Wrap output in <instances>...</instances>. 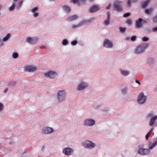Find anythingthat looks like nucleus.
<instances>
[{
  "label": "nucleus",
  "instance_id": "6",
  "mask_svg": "<svg viewBox=\"0 0 157 157\" xmlns=\"http://www.w3.org/2000/svg\"><path fill=\"white\" fill-rule=\"evenodd\" d=\"M122 2L119 1H115L113 4V7L114 8L115 10L118 11H120L122 10V8L121 6V5Z\"/></svg>",
  "mask_w": 157,
  "mask_h": 157
},
{
  "label": "nucleus",
  "instance_id": "21",
  "mask_svg": "<svg viewBox=\"0 0 157 157\" xmlns=\"http://www.w3.org/2000/svg\"><path fill=\"white\" fill-rule=\"evenodd\" d=\"M150 0H147L145 2H143L142 4V7L143 8H145L147 6Z\"/></svg>",
  "mask_w": 157,
  "mask_h": 157
},
{
  "label": "nucleus",
  "instance_id": "38",
  "mask_svg": "<svg viewBox=\"0 0 157 157\" xmlns=\"http://www.w3.org/2000/svg\"><path fill=\"white\" fill-rule=\"evenodd\" d=\"M131 15V13H124V15L123 16L124 17H127L128 16H129Z\"/></svg>",
  "mask_w": 157,
  "mask_h": 157
},
{
  "label": "nucleus",
  "instance_id": "43",
  "mask_svg": "<svg viewBox=\"0 0 157 157\" xmlns=\"http://www.w3.org/2000/svg\"><path fill=\"white\" fill-rule=\"evenodd\" d=\"M23 3V1H20L18 3V8H20V7L21 6L22 4Z\"/></svg>",
  "mask_w": 157,
  "mask_h": 157
},
{
  "label": "nucleus",
  "instance_id": "56",
  "mask_svg": "<svg viewBox=\"0 0 157 157\" xmlns=\"http://www.w3.org/2000/svg\"><path fill=\"white\" fill-rule=\"evenodd\" d=\"M17 0H14V1L16 2Z\"/></svg>",
  "mask_w": 157,
  "mask_h": 157
},
{
  "label": "nucleus",
  "instance_id": "23",
  "mask_svg": "<svg viewBox=\"0 0 157 157\" xmlns=\"http://www.w3.org/2000/svg\"><path fill=\"white\" fill-rule=\"evenodd\" d=\"M153 130V128H151L150 131L147 133L145 136V138L147 140L151 134L152 131Z\"/></svg>",
  "mask_w": 157,
  "mask_h": 157
},
{
  "label": "nucleus",
  "instance_id": "7",
  "mask_svg": "<svg viewBox=\"0 0 157 157\" xmlns=\"http://www.w3.org/2000/svg\"><path fill=\"white\" fill-rule=\"evenodd\" d=\"M73 149L71 147H67L64 148L62 151L63 153L67 155H71L73 152Z\"/></svg>",
  "mask_w": 157,
  "mask_h": 157
},
{
  "label": "nucleus",
  "instance_id": "48",
  "mask_svg": "<svg viewBox=\"0 0 157 157\" xmlns=\"http://www.w3.org/2000/svg\"><path fill=\"white\" fill-rule=\"evenodd\" d=\"M4 44L2 41L0 39V47L2 46Z\"/></svg>",
  "mask_w": 157,
  "mask_h": 157
},
{
  "label": "nucleus",
  "instance_id": "3",
  "mask_svg": "<svg viewBox=\"0 0 157 157\" xmlns=\"http://www.w3.org/2000/svg\"><path fill=\"white\" fill-rule=\"evenodd\" d=\"M96 123L95 121L92 118H88L85 119L83 122V125L86 127H92Z\"/></svg>",
  "mask_w": 157,
  "mask_h": 157
},
{
  "label": "nucleus",
  "instance_id": "40",
  "mask_svg": "<svg viewBox=\"0 0 157 157\" xmlns=\"http://www.w3.org/2000/svg\"><path fill=\"white\" fill-rule=\"evenodd\" d=\"M4 108V105L3 104L0 102V111H2Z\"/></svg>",
  "mask_w": 157,
  "mask_h": 157
},
{
  "label": "nucleus",
  "instance_id": "14",
  "mask_svg": "<svg viewBox=\"0 0 157 157\" xmlns=\"http://www.w3.org/2000/svg\"><path fill=\"white\" fill-rule=\"evenodd\" d=\"M87 86L88 85L87 84L85 83L82 82L78 85L77 89L78 90H82Z\"/></svg>",
  "mask_w": 157,
  "mask_h": 157
},
{
  "label": "nucleus",
  "instance_id": "35",
  "mask_svg": "<svg viewBox=\"0 0 157 157\" xmlns=\"http://www.w3.org/2000/svg\"><path fill=\"white\" fill-rule=\"evenodd\" d=\"M126 22L127 24L130 25L132 24V21L130 19H128L126 21Z\"/></svg>",
  "mask_w": 157,
  "mask_h": 157
},
{
  "label": "nucleus",
  "instance_id": "46",
  "mask_svg": "<svg viewBox=\"0 0 157 157\" xmlns=\"http://www.w3.org/2000/svg\"><path fill=\"white\" fill-rule=\"evenodd\" d=\"M153 20L154 22H157V15L153 18Z\"/></svg>",
  "mask_w": 157,
  "mask_h": 157
},
{
  "label": "nucleus",
  "instance_id": "32",
  "mask_svg": "<svg viewBox=\"0 0 157 157\" xmlns=\"http://www.w3.org/2000/svg\"><path fill=\"white\" fill-rule=\"evenodd\" d=\"M10 34L9 33H8L5 37H4L3 38V41H6L7 40H8V39L10 38Z\"/></svg>",
  "mask_w": 157,
  "mask_h": 157
},
{
  "label": "nucleus",
  "instance_id": "29",
  "mask_svg": "<svg viewBox=\"0 0 157 157\" xmlns=\"http://www.w3.org/2000/svg\"><path fill=\"white\" fill-rule=\"evenodd\" d=\"M83 23V22L82 21L79 23L78 25H74L72 26V28H74L75 29H76V27H78L81 25H82Z\"/></svg>",
  "mask_w": 157,
  "mask_h": 157
},
{
  "label": "nucleus",
  "instance_id": "33",
  "mask_svg": "<svg viewBox=\"0 0 157 157\" xmlns=\"http://www.w3.org/2000/svg\"><path fill=\"white\" fill-rule=\"evenodd\" d=\"M18 55L17 53L13 52L12 54V56L13 58L15 59L18 57Z\"/></svg>",
  "mask_w": 157,
  "mask_h": 157
},
{
  "label": "nucleus",
  "instance_id": "49",
  "mask_svg": "<svg viewBox=\"0 0 157 157\" xmlns=\"http://www.w3.org/2000/svg\"><path fill=\"white\" fill-rule=\"evenodd\" d=\"M33 16L35 17H37L38 16V13L37 12H35L34 13Z\"/></svg>",
  "mask_w": 157,
  "mask_h": 157
},
{
  "label": "nucleus",
  "instance_id": "30",
  "mask_svg": "<svg viewBox=\"0 0 157 157\" xmlns=\"http://www.w3.org/2000/svg\"><path fill=\"white\" fill-rule=\"evenodd\" d=\"M153 9L150 8L148 9H146L145 10V12L146 13L149 14H150L152 11Z\"/></svg>",
  "mask_w": 157,
  "mask_h": 157
},
{
  "label": "nucleus",
  "instance_id": "27",
  "mask_svg": "<svg viewBox=\"0 0 157 157\" xmlns=\"http://www.w3.org/2000/svg\"><path fill=\"white\" fill-rule=\"evenodd\" d=\"M147 97L145 96L143 92L140 93L138 97V98H146Z\"/></svg>",
  "mask_w": 157,
  "mask_h": 157
},
{
  "label": "nucleus",
  "instance_id": "42",
  "mask_svg": "<svg viewBox=\"0 0 157 157\" xmlns=\"http://www.w3.org/2000/svg\"><path fill=\"white\" fill-rule=\"evenodd\" d=\"M127 90V88L125 87V88H124V89H123L122 90V92L123 94H124L125 93Z\"/></svg>",
  "mask_w": 157,
  "mask_h": 157
},
{
  "label": "nucleus",
  "instance_id": "2",
  "mask_svg": "<svg viewBox=\"0 0 157 157\" xmlns=\"http://www.w3.org/2000/svg\"><path fill=\"white\" fill-rule=\"evenodd\" d=\"M147 46L148 45L144 43L142 44L138 45L136 48L135 53L139 54L143 52Z\"/></svg>",
  "mask_w": 157,
  "mask_h": 157
},
{
  "label": "nucleus",
  "instance_id": "5",
  "mask_svg": "<svg viewBox=\"0 0 157 157\" xmlns=\"http://www.w3.org/2000/svg\"><path fill=\"white\" fill-rule=\"evenodd\" d=\"M54 132L55 130L53 128L48 126L43 127L41 130V132L44 134H50Z\"/></svg>",
  "mask_w": 157,
  "mask_h": 157
},
{
  "label": "nucleus",
  "instance_id": "37",
  "mask_svg": "<svg viewBox=\"0 0 157 157\" xmlns=\"http://www.w3.org/2000/svg\"><path fill=\"white\" fill-rule=\"evenodd\" d=\"M64 101V99H57L56 101L57 102H60Z\"/></svg>",
  "mask_w": 157,
  "mask_h": 157
},
{
  "label": "nucleus",
  "instance_id": "57",
  "mask_svg": "<svg viewBox=\"0 0 157 157\" xmlns=\"http://www.w3.org/2000/svg\"><path fill=\"white\" fill-rule=\"evenodd\" d=\"M16 84V82H14V85H15Z\"/></svg>",
  "mask_w": 157,
  "mask_h": 157
},
{
  "label": "nucleus",
  "instance_id": "47",
  "mask_svg": "<svg viewBox=\"0 0 157 157\" xmlns=\"http://www.w3.org/2000/svg\"><path fill=\"white\" fill-rule=\"evenodd\" d=\"M38 8L37 7H35L32 10V11L33 12L37 10Z\"/></svg>",
  "mask_w": 157,
  "mask_h": 157
},
{
  "label": "nucleus",
  "instance_id": "34",
  "mask_svg": "<svg viewBox=\"0 0 157 157\" xmlns=\"http://www.w3.org/2000/svg\"><path fill=\"white\" fill-rule=\"evenodd\" d=\"M119 29L120 31L122 33H124L126 30V29L125 28H122V27H120Z\"/></svg>",
  "mask_w": 157,
  "mask_h": 157
},
{
  "label": "nucleus",
  "instance_id": "52",
  "mask_svg": "<svg viewBox=\"0 0 157 157\" xmlns=\"http://www.w3.org/2000/svg\"><path fill=\"white\" fill-rule=\"evenodd\" d=\"M8 90V88H5L3 91L5 93H6Z\"/></svg>",
  "mask_w": 157,
  "mask_h": 157
},
{
  "label": "nucleus",
  "instance_id": "20",
  "mask_svg": "<svg viewBox=\"0 0 157 157\" xmlns=\"http://www.w3.org/2000/svg\"><path fill=\"white\" fill-rule=\"evenodd\" d=\"M78 18V16L76 15H75L68 17L67 20L69 21H72L76 20Z\"/></svg>",
  "mask_w": 157,
  "mask_h": 157
},
{
  "label": "nucleus",
  "instance_id": "11",
  "mask_svg": "<svg viewBox=\"0 0 157 157\" xmlns=\"http://www.w3.org/2000/svg\"><path fill=\"white\" fill-rule=\"evenodd\" d=\"M103 46L107 48H111L113 46L112 42L109 40L105 39L103 44Z\"/></svg>",
  "mask_w": 157,
  "mask_h": 157
},
{
  "label": "nucleus",
  "instance_id": "50",
  "mask_svg": "<svg viewBox=\"0 0 157 157\" xmlns=\"http://www.w3.org/2000/svg\"><path fill=\"white\" fill-rule=\"evenodd\" d=\"M109 110V108H106L105 109H104L102 110V111L104 112L108 111Z\"/></svg>",
  "mask_w": 157,
  "mask_h": 157
},
{
  "label": "nucleus",
  "instance_id": "16",
  "mask_svg": "<svg viewBox=\"0 0 157 157\" xmlns=\"http://www.w3.org/2000/svg\"><path fill=\"white\" fill-rule=\"evenodd\" d=\"M157 119V115H155L151 118L149 125V126H152Z\"/></svg>",
  "mask_w": 157,
  "mask_h": 157
},
{
  "label": "nucleus",
  "instance_id": "44",
  "mask_svg": "<svg viewBox=\"0 0 157 157\" xmlns=\"http://www.w3.org/2000/svg\"><path fill=\"white\" fill-rule=\"evenodd\" d=\"M153 143L157 144V137L154 138L153 139Z\"/></svg>",
  "mask_w": 157,
  "mask_h": 157
},
{
  "label": "nucleus",
  "instance_id": "25",
  "mask_svg": "<svg viewBox=\"0 0 157 157\" xmlns=\"http://www.w3.org/2000/svg\"><path fill=\"white\" fill-rule=\"evenodd\" d=\"M121 73L122 75L124 76H126L128 75L129 72L128 71L121 70Z\"/></svg>",
  "mask_w": 157,
  "mask_h": 157
},
{
  "label": "nucleus",
  "instance_id": "24",
  "mask_svg": "<svg viewBox=\"0 0 157 157\" xmlns=\"http://www.w3.org/2000/svg\"><path fill=\"white\" fill-rule=\"evenodd\" d=\"M156 144L154 143L151 142L149 144V149H153L156 145Z\"/></svg>",
  "mask_w": 157,
  "mask_h": 157
},
{
  "label": "nucleus",
  "instance_id": "41",
  "mask_svg": "<svg viewBox=\"0 0 157 157\" xmlns=\"http://www.w3.org/2000/svg\"><path fill=\"white\" fill-rule=\"evenodd\" d=\"M77 43V41L76 40H74L71 42V44L72 45H75Z\"/></svg>",
  "mask_w": 157,
  "mask_h": 157
},
{
  "label": "nucleus",
  "instance_id": "28",
  "mask_svg": "<svg viewBox=\"0 0 157 157\" xmlns=\"http://www.w3.org/2000/svg\"><path fill=\"white\" fill-rule=\"evenodd\" d=\"M137 1V0H131H131H128L127 2V4L128 5V7H130L131 6V2H136Z\"/></svg>",
  "mask_w": 157,
  "mask_h": 157
},
{
  "label": "nucleus",
  "instance_id": "9",
  "mask_svg": "<svg viewBox=\"0 0 157 157\" xmlns=\"http://www.w3.org/2000/svg\"><path fill=\"white\" fill-rule=\"evenodd\" d=\"M144 22L145 23V21L141 18H139L137 20H136L135 24L136 28L137 29L141 28Z\"/></svg>",
  "mask_w": 157,
  "mask_h": 157
},
{
  "label": "nucleus",
  "instance_id": "1",
  "mask_svg": "<svg viewBox=\"0 0 157 157\" xmlns=\"http://www.w3.org/2000/svg\"><path fill=\"white\" fill-rule=\"evenodd\" d=\"M82 145L87 149H91L96 147L95 144L90 140H86L83 142Z\"/></svg>",
  "mask_w": 157,
  "mask_h": 157
},
{
  "label": "nucleus",
  "instance_id": "12",
  "mask_svg": "<svg viewBox=\"0 0 157 157\" xmlns=\"http://www.w3.org/2000/svg\"><path fill=\"white\" fill-rule=\"evenodd\" d=\"M38 38L37 37L35 38H32L31 37H28L26 38V41L27 42L31 44H33L35 43L38 40Z\"/></svg>",
  "mask_w": 157,
  "mask_h": 157
},
{
  "label": "nucleus",
  "instance_id": "58",
  "mask_svg": "<svg viewBox=\"0 0 157 157\" xmlns=\"http://www.w3.org/2000/svg\"><path fill=\"white\" fill-rule=\"evenodd\" d=\"M1 8V6H0V8Z\"/></svg>",
  "mask_w": 157,
  "mask_h": 157
},
{
  "label": "nucleus",
  "instance_id": "15",
  "mask_svg": "<svg viewBox=\"0 0 157 157\" xmlns=\"http://www.w3.org/2000/svg\"><path fill=\"white\" fill-rule=\"evenodd\" d=\"M66 94L64 90H62L59 91L57 93L58 98H63L65 97Z\"/></svg>",
  "mask_w": 157,
  "mask_h": 157
},
{
  "label": "nucleus",
  "instance_id": "36",
  "mask_svg": "<svg viewBox=\"0 0 157 157\" xmlns=\"http://www.w3.org/2000/svg\"><path fill=\"white\" fill-rule=\"evenodd\" d=\"M68 43V41L66 39H64L63 40V45H66Z\"/></svg>",
  "mask_w": 157,
  "mask_h": 157
},
{
  "label": "nucleus",
  "instance_id": "17",
  "mask_svg": "<svg viewBox=\"0 0 157 157\" xmlns=\"http://www.w3.org/2000/svg\"><path fill=\"white\" fill-rule=\"evenodd\" d=\"M107 19L104 21V24L105 25H109V20L110 19V13L109 12H107Z\"/></svg>",
  "mask_w": 157,
  "mask_h": 157
},
{
  "label": "nucleus",
  "instance_id": "45",
  "mask_svg": "<svg viewBox=\"0 0 157 157\" xmlns=\"http://www.w3.org/2000/svg\"><path fill=\"white\" fill-rule=\"evenodd\" d=\"M136 36H134L131 37V39L132 41H134L136 40Z\"/></svg>",
  "mask_w": 157,
  "mask_h": 157
},
{
  "label": "nucleus",
  "instance_id": "51",
  "mask_svg": "<svg viewBox=\"0 0 157 157\" xmlns=\"http://www.w3.org/2000/svg\"><path fill=\"white\" fill-rule=\"evenodd\" d=\"M111 6V5L110 4L108 6L106 7V9H109L110 8Z\"/></svg>",
  "mask_w": 157,
  "mask_h": 157
},
{
  "label": "nucleus",
  "instance_id": "8",
  "mask_svg": "<svg viewBox=\"0 0 157 157\" xmlns=\"http://www.w3.org/2000/svg\"><path fill=\"white\" fill-rule=\"evenodd\" d=\"M44 74L45 77L50 78H54L56 77L57 75L56 73L51 71L45 73Z\"/></svg>",
  "mask_w": 157,
  "mask_h": 157
},
{
  "label": "nucleus",
  "instance_id": "18",
  "mask_svg": "<svg viewBox=\"0 0 157 157\" xmlns=\"http://www.w3.org/2000/svg\"><path fill=\"white\" fill-rule=\"evenodd\" d=\"M85 0H72L71 2L74 4H77L78 6H79L82 3H84Z\"/></svg>",
  "mask_w": 157,
  "mask_h": 157
},
{
  "label": "nucleus",
  "instance_id": "53",
  "mask_svg": "<svg viewBox=\"0 0 157 157\" xmlns=\"http://www.w3.org/2000/svg\"><path fill=\"white\" fill-rule=\"evenodd\" d=\"M153 31L154 32H156L157 31V26L155 28L153 29Z\"/></svg>",
  "mask_w": 157,
  "mask_h": 157
},
{
  "label": "nucleus",
  "instance_id": "31",
  "mask_svg": "<svg viewBox=\"0 0 157 157\" xmlns=\"http://www.w3.org/2000/svg\"><path fill=\"white\" fill-rule=\"evenodd\" d=\"M15 4L14 3H13L11 6L9 8V11H11L13 10L15 6Z\"/></svg>",
  "mask_w": 157,
  "mask_h": 157
},
{
  "label": "nucleus",
  "instance_id": "19",
  "mask_svg": "<svg viewBox=\"0 0 157 157\" xmlns=\"http://www.w3.org/2000/svg\"><path fill=\"white\" fill-rule=\"evenodd\" d=\"M146 99H137V102L139 105H141L145 103Z\"/></svg>",
  "mask_w": 157,
  "mask_h": 157
},
{
  "label": "nucleus",
  "instance_id": "54",
  "mask_svg": "<svg viewBox=\"0 0 157 157\" xmlns=\"http://www.w3.org/2000/svg\"><path fill=\"white\" fill-rule=\"evenodd\" d=\"M136 83H137L139 84H140V82L139 81H138V80H136Z\"/></svg>",
  "mask_w": 157,
  "mask_h": 157
},
{
  "label": "nucleus",
  "instance_id": "55",
  "mask_svg": "<svg viewBox=\"0 0 157 157\" xmlns=\"http://www.w3.org/2000/svg\"><path fill=\"white\" fill-rule=\"evenodd\" d=\"M45 148V147L44 146H43L41 149V150L43 151V150Z\"/></svg>",
  "mask_w": 157,
  "mask_h": 157
},
{
  "label": "nucleus",
  "instance_id": "13",
  "mask_svg": "<svg viewBox=\"0 0 157 157\" xmlns=\"http://www.w3.org/2000/svg\"><path fill=\"white\" fill-rule=\"evenodd\" d=\"M100 9L99 7L97 5H94L89 9V11L91 13H93L99 10Z\"/></svg>",
  "mask_w": 157,
  "mask_h": 157
},
{
  "label": "nucleus",
  "instance_id": "26",
  "mask_svg": "<svg viewBox=\"0 0 157 157\" xmlns=\"http://www.w3.org/2000/svg\"><path fill=\"white\" fill-rule=\"evenodd\" d=\"M154 115V112L153 111H151L147 114V117L148 118H151L153 117Z\"/></svg>",
  "mask_w": 157,
  "mask_h": 157
},
{
  "label": "nucleus",
  "instance_id": "10",
  "mask_svg": "<svg viewBox=\"0 0 157 157\" xmlns=\"http://www.w3.org/2000/svg\"><path fill=\"white\" fill-rule=\"evenodd\" d=\"M36 70V67L33 65L25 66L24 67V70L26 71L34 72Z\"/></svg>",
  "mask_w": 157,
  "mask_h": 157
},
{
  "label": "nucleus",
  "instance_id": "4",
  "mask_svg": "<svg viewBox=\"0 0 157 157\" xmlns=\"http://www.w3.org/2000/svg\"><path fill=\"white\" fill-rule=\"evenodd\" d=\"M138 147L137 151L138 153L140 155H147L150 153V151L149 149L141 147L140 146H138Z\"/></svg>",
  "mask_w": 157,
  "mask_h": 157
},
{
  "label": "nucleus",
  "instance_id": "39",
  "mask_svg": "<svg viewBox=\"0 0 157 157\" xmlns=\"http://www.w3.org/2000/svg\"><path fill=\"white\" fill-rule=\"evenodd\" d=\"M142 40L144 41H147L149 40V38L146 37H144L142 38Z\"/></svg>",
  "mask_w": 157,
  "mask_h": 157
},
{
  "label": "nucleus",
  "instance_id": "22",
  "mask_svg": "<svg viewBox=\"0 0 157 157\" xmlns=\"http://www.w3.org/2000/svg\"><path fill=\"white\" fill-rule=\"evenodd\" d=\"M64 10L67 12H68L71 11L70 8L67 5H64L63 6Z\"/></svg>",
  "mask_w": 157,
  "mask_h": 157
}]
</instances>
